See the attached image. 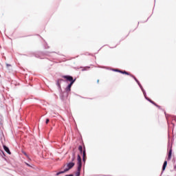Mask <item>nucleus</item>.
<instances>
[{"label": "nucleus", "mask_w": 176, "mask_h": 176, "mask_svg": "<svg viewBox=\"0 0 176 176\" xmlns=\"http://www.w3.org/2000/svg\"><path fill=\"white\" fill-rule=\"evenodd\" d=\"M132 77L135 79V80L137 81V83H140V82L138 81V80H137V78H135V76H132Z\"/></svg>", "instance_id": "9d476101"}, {"label": "nucleus", "mask_w": 176, "mask_h": 176, "mask_svg": "<svg viewBox=\"0 0 176 176\" xmlns=\"http://www.w3.org/2000/svg\"><path fill=\"white\" fill-rule=\"evenodd\" d=\"M173 153V150H170L169 153H168V160H171V155Z\"/></svg>", "instance_id": "6e6552de"}, {"label": "nucleus", "mask_w": 176, "mask_h": 176, "mask_svg": "<svg viewBox=\"0 0 176 176\" xmlns=\"http://www.w3.org/2000/svg\"><path fill=\"white\" fill-rule=\"evenodd\" d=\"M147 100L151 102V104H155V102L153 101H152V100L149 99V98H147Z\"/></svg>", "instance_id": "f8f14e48"}, {"label": "nucleus", "mask_w": 176, "mask_h": 176, "mask_svg": "<svg viewBox=\"0 0 176 176\" xmlns=\"http://www.w3.org/2000/svg\"><path fill=\"white\" fill-rule=\"evenodd\" d=\"M3 148L4 151H5L7 153H8V155H12V153L10 152V150L9 149V147H8V146L3 145Z\"/></svg>", "instance_id": "39448f33"}, {"label": "nucleus", "mask_w": 176, "mask_h": 176, "mask_svg": "<svg viewBox=\"0 0 176 176\" xmlns=\"http://www.w3.org/2000/svg\"><path fill=\"white\" fill-rule=\"evenodd\" d=\"M78 151L80 152V153H82L83 162H86V159H87L86 157V148H84L83 150V147L82 146H79Z\"/></svg>", "instance_id": "20e7f679"}, {"label": "nucleus", "mask_w": 176, "mask_h": 176, "mask_svg": "<svg viewBox=\"0 0 176 176\" xmlns=\"http://www.w3.org/2000/svg\"><path fill=\"white\" fill-rule=\"evenodd\" d=\"M76 157H75V153H73V158H72V162H74V160H75Z\"/></svg>", "instance_id": "9b49d317"}, {"label": "nucleus", "mask_w": 176, "mask_h": 176, "mask_svg": "<svg viewBox=\"0 0 176 176\" xmlns=\"http://www.w3.org/2000/svg\"><path fill=\"white\" fill-rule=\"evenodd\" d=\"M77 164H78V168H77V172L76 173V176H80V170H82V158L79 155H78V157H77Z\"/></svg>", "instance_id": "f03ea898"}, {"label": "nucleus", "mask_w": 176, "mask_h": 176, "mask_svg": "<svg viewBox=\"0 0 176 176\" xmlns=\"http://www.w3.org/2000/svg\"><path fill=\"white\" fill-rule=\"evenodd\" d=\"M7 67H10V65H9V64H7Z\"/></svg>", "instance_id": "dca6fc26"}, {"label": "nucleus", "mask_w": 176, "mask_h": 176, "mask_svg": "<svg viewBox=\"0 0 176 176\" xmlns=\"http://www.w3.org/2000/svg\"><path fill=\"white\" fill-rule=\"evenodd\" d=\"M61 82H64V80L60 78L57 80V86L58 87H61Z\"/></svg>", "instance_id": "0eeeda50"}, {"label": "nucleus", "mask_w": 176, "mask_h": 176, "mask_svg": "<svg viewBox=\"0 0 176 176\" xmlns=\"http://www.w3.org/2000/svg\"><path fill=\"white\" fill-rule=\"evenodd\" d=\"M116 72H120V74H124L125 75H130L131 76H133L131 74H130V73L126 72V71H121L119 69H116Z\"/></svg>", "instance_id": "423d86ee"}, {"label": "nucleus", "mask_w": 176, "mask_h": 176, "mask_svg": "<svg viewBox=\"0 0 176 176\" xmlns=\"http://www.w3.org/2000/svg\"><path fill=\"white\" fill-rule=\"evenodd\" d=\"M66 176H74V175L71 174V175H67Z\"/></svg>", "instance_id": "4468645a"}, {"label": "nucleus", "mask_w": 176, "mask_h": 176, "mask_svg": "<svg viewBox=\"0 0 176 176\" xmlns=\"http://www.w3.org/2000/svg\"><path fill=\"white\" fill-rule=\"evenodd\" d=\"M97 83H100V80H97Z\"/></svg>", "instance_id": "2eb2a0df"}, {"label": "nucleus", "mask_w": 176, "mask_h": 176, "mask_svg": "<svg viewBox=\"0 0 176 176\" xmlns=\"http://www.w3.org/2000/svg\"><path fill=\"white\" fill-rule=\"evenodd\" d=\"M166 167H167V161H165L164 162L163 166H162V171H164L166 170Z\"/></svg>", "instance_id": "1a4fd4ad"}, {"label": "nucleus", "mask_w": 176, "mask_h": 176, "mask_svg": "<svg viewBox=\"0 0 176 176\" xmlns=\"http://www.w3.org/2000/svg\"><path fill=\"white\" fill-rule=\"evenodd\" d=\"M27 164V166H29V167H30L31 166H30V164Z\"/></svg>", "instance_id": "f3484780"}, {"label": "nucleus", "mask_w": 176, "mask_h": 176, "mask_svg": "<svg viewBox=\"0 0 176 176\" xmlns=\"http://www.w3.org/2000/svg\"><path fill=\"white\" fill-rule=\"evenodd\" d=\"M49 122H50L49 118H47V119H46V121H45L46 124H47V123H49Z\"/></svg>", "instance_id": "ddd939ff"}, {"label": "nucleus", "mask_w": 176, "mask_h": 176, "mask_svg": "<svg viewBox=\"0 0 176 176\" xmlns=\"http://www.w3.org/2000/svg\"><path fill=\"white\" fill-rule=\"evenodd\" d=\"M74 166H75V163L69 162L67 164L68 168H65L63 171L58 172V173H56V175H60V174H64V173H67V171H68L69 170H71V168H72V167H74Z\"/></svg>", "instance_id": "7ed1b4c3"}, {"label": "nucleus", "mask_w": 176, "mask_h": 176, "mask_svg": "<svg viewBox=\"0 0 176 176\" xmlns=\"http://www.w3.org/2000/svg\"><path fill=\"white\" fill-rule=\"evenodd\" d=\"M63 78H64V79H66V80H68V82H70V83L65 88V91L67 92L71 91L72 85L75 83V80H74V77L71 76H63Z\"/></svg>", "instance_id": "f257e3e1"}]
</instances>
